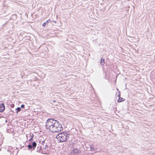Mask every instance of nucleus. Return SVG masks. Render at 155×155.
Masks as SVG:
<instances>
[{"label": "nucleus", "mask_w": 155, "mask_h": 155, "mask_svg": "<svg viewBox=\"0 0 155 155\" xmlns=\"http://www.w3.org/2000/svg\"><path fill=\"white\" fill-rule=\"evenodd\" d=\"M69 135L67 134L66 132H62L58 134L56 136V138L58 141L62 142L66 141L69 138Z\"/></svg>", "instance_id": "f257e3e1"}, {"label": "nucleus", "mask_w": 155, "mask_h": 155, "mask_svg": "<svg viewBox=\"0 0 155 155\" xmlns=\"http://www.w3.org/2000/svg\"><path fill=\"white\" fill-rule=\"evenodd\" d=\"M63 129L62 125L60 124L59 122L57 121L55 123L54 126L51 127L49 131L52 133L59 132Z\"/></svg>", "instance_id": "f03ea898"}, {"label": "nucleus", "mask_w": 155, "mask_h": 155, "mask_svg": "<svg viewBox=\"0 0 155 155\" xmlns=\"http://www.w3.org/2000/svg\"><path fill=\"white\" fill-rule=\"evenodd\" d=\"M57 120H54V119L50 118L48 119L47 120V122L45 124V127L47 129L50 130L51 129V127L54 126L55 123Z\"/></svg>", "instance_id": "7ed1b4c3"}, {"label": "nucleus", "mask_w": 155, "mask_h": 155, "mask_svg": "<svg viewBox=\"0 0 155 155\" xmlns=\"http://www.w3.org/2000/svg\"><path fill=\"white\" fill-rule=\"evenodd\" d=\"M37 143L35 142H33L31 144H30L28 145V148L29 149H33V150L36 147Z\"/></svg>", "instance_id": "20e7f679"}, {"label": "nucleus", "mask_w": 155, "mask_h": 155, "mask_svg": "<svg viewBox=\"0 0 155 155\" xmlns=\"http://www.w3.org/2000/svg\"><path fill=\"white\" fill-rule=\"evenodd\" d=\"M79 152V150L77 149H74L71 151V155H77Z\"/></svg>", "instance_id": "39448f33"}, {"label": "nucleus", "mask_w": 155, "mask_h": 155, "mask_svg": "<svg viewBox=\"0 0 155 155\" xmlns=\"http://www.w3.org/2000/svg\"><path fill=\"white\" fill-rule=\"evenodd\" d=\"M34 137V135L32 133H30L29 134H28L26 135V137L28 139V138H29L30 139L29 140V141H31L32 140L33 137Z\"/></svg>", "instance_id": "423d86ee"}, {"label": "nucleus", "mask_w": 155, "mask_h": 155, "mask_svg": "<svg viewBox=\"0 0 155 155\" xmlns=\"http://www.w3.org/2000/svg\"><path fill=\"white\" fill-rule=\"evenodd\" d=\"M5 109L4 104L3 103H0V112H3Z\"/></svg>", "instance_id": "0eeeda50"}, {"label": "nucleus", "mask_w": 155, "mask_h": 155, "mask_svg": "<svg viewBox=\"0 0 155 155\" xmlns=\"http://www.w3.org/2000/svg\"><path fill=\"white\" fill-rule=\"evenodd\" d=\"M51 22V21L50 19L47 20L43 24L42 26L45 27L47 24L48 23Z\"/></svg>", "instance_id": "6e6552de"}, {"label": "nucleus", "mask_w": 155, "mask_h": 155, "mask_svg": "<svg viewBox=\"0 0 155 155\" xmlns=\"http://www.w3.org/2000/svg\"><path fill=\"white\" fill-rule=\"evenodd\" d=\"M104 59L102 58L101 59V61L100 62V64L101 65H102L104 64Z\"/></svg>", "instance_id": "1a4fd4ad"}, {"label": "nucleus", "mask_w": 155, "mask_h": 155, "mask_svg": "<svg viewBox=\"0 0 155 155\" xmlns=\"http://www.w3.org/2000/svg\"><path fill=\"white\" fill-rule=\"evenodd\" d=\"M125 100L123 99L122 98L119 97L117 100V101L119 102H121L124 101Z\"/></svg>", "instance_id": "9d476101"}, {"label": "nucleus", "mask_w": 155, "mask_h": 155, "mask_svg": "<svg viewBox=\"0 0 155 155\" xmlns=\"http://www.w3.org/2000/svg\"><path fill=\"white\" fill-rule=\"evenodd\" d=\"M16 110H17L16 113L18 114V112L20 111L21 110V108L18 107L16 109Z\"/></svg>", "instance_id": "9b49d317"}, {"label": "nucleus", "mask_w": 155, "mask_h": 155, "mask_svg": "<svg viewBox=\"0 0 155 155\" xmlns=\"http://www.w3.org/2000/svg\"><path fill=\"white\" fill-rule=\"evenodd\" d=\"M14 104H12L10 105V106L12 108H13L14 107Z\"/></svg>", "instance_id": "f8f14e48"}, {"label": "nucleus", "mask_w": 155, "mask_h": 155, "mask_svg": "<svg viewBox=\"0 0 155 155\" xmlns=\"http://www.w3.org/2000/svg\"><path fill=\"white\" fill-rule=\"evenodd\" d=\"M25 107V105L24 104H22L21 106V108H24Z\"/></svg>", "instance_id": "ddd939ff"}, {"label": "nucleus", "mask_w": 155, "mask_h": 155, "mask_svg": "<svg viewBox=\"0 0 155 155\" xmlns=\"http://www.w3.org/2000/svg\"><path fill=\"white\" fill-rule=\"evenodd\" d=\"M48 147V145H46L45 146V149H47Z\"/></svg>", "instance_id": "4468645a"}, {"label": "nucleus", "mask_w": 155, "mask_h": 155, "mask_svg": "<svg viewBox=\"0 0 155 155\" xmlns=\"http://www.w3.org/2000/svg\"><path fill=\"white\" fill-rule=\"evenodd\" d=\"M12 16H14V17H15V18H17V15L16 14H14Z\"/></svg>", "instance_id": "2eb2a0df"}, {"label": "nucleus", "mask_w": 155, "mask_h": 155, "mask_svg": "<svg viewBox=\"0 0 155 155\" xmlns=\"http://www.w3.org/2000/svg\"><path fill=\"white\" fill-rule=\"evenodd\" d=\"M45 142V140H43V141H42V143H44Z\"/></svg>", "instance_id": "dca6fc26"}, {"label": "nucleus", "mask_w": 155, "mask_h": 155, "mask_svg": "<svg viewBox=\"0 0 155 155\" xmlns=\"http://www.w3.org/2000/svg\"><path fill=\"white\" fill-rule=\"evenodd\" d=\"M52 102H55V100L52 101Z\"/></svg>", "instance_id": "f3484780"}, {"label": "nucleus", "mask_w": 155, "mask_h": 155, "mask_svg": "<svg viewBox=\"0 0 155 155\" xmlns=\"http://www.w3.org/2000/svg\"><path fill=\"white\" fill-rule=\"evenodd\" d=\"M53 21V22H54L55 23H56V21Z\"/></svg>", "instance_id": "a211bd4d"}]
</instances>
